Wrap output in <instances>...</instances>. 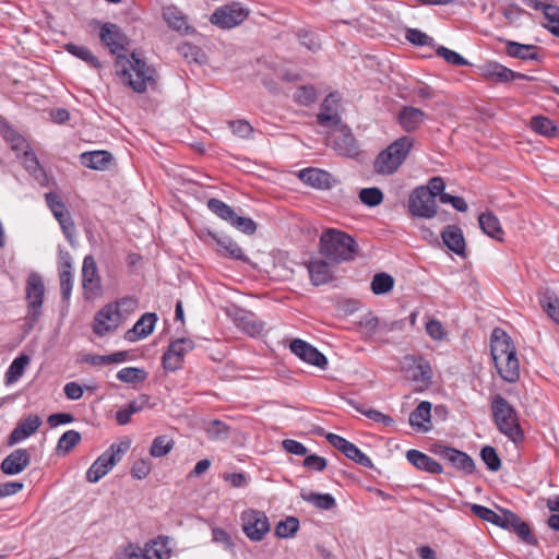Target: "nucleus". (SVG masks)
I'll return each mask as SVG.
<instances>
[{"instance_id":"obj_1","label":"nucleus","mask_w":559,"mask_h":559,"mask_svg":"<svg viewBox=\"0 0 559 559\" xmlns=\"http://www.w3.org/2000/svg\"><path fill=\"white\" fill-rule=\"evenodd\" d=\"M99 39L112 55H116L115 72L121 81L136 93L145 92L147 83L153 81L154 69L135 52L130 57L124 53L130 40L121 27L115 23H104L99 29Z\"/></svg>"},{"instance_id":"obj_2","label":"nucleus","mask_w":559,"mask_h":559,"mask_svg":"<svg viewBox=\"0 0 559 559\" xmlns=\"http://www.w3.org/2000/svg\"><path fill=\"white\" fill-rule=\"evenodd\" d=\"M490 350L500 377L510 383L520 378V362L511 337L501 328H495L490 336Z\"/></svg>"},{"instance_id":"obj_3","label":"nucleus","mask_w":559,"mask_h":559,"mask_svg":"<svg viewBox=\"0 0 559 559\" xmlns=\"http://www.w3.org/2000/svg\"><path fill=\"white\" fill-rule=\"evenodd\" d=\"M320 253L334 264L349 262L358 253L356 240L337 229H326L320 236Z\"/></svg>"},{"instance_id":"obj_4","label":"nucleus","mask_w":559,"mask_h":559,"mask_svg":"<svg viewBox=\"0 0 559 559\" xmlns=\"http://www.w3.org/2000/svg\"><path fill=\"white\" fill-rule=\"evenodd\" d=\"M490 407L497 429L515 444L522 442L524 432L515 408L501 394H495L491 397Z\"/></svg>"},{"instance_id":"obj_5","label":"nucleus","mask_w":559,"mask_h":559,"mask_svg":"<svg viewBox=\"0 0 559 559\" xmlns=\"http://www.w3.org/2000/svg\"><path fill=\"white\" fill-rule=\"evenodd\" d=\"M414 144L409 136H402L381 151L374 159L373 168L377 174L392 175L404 163Z\"/></svg>"},{"instance_id":"obj_6","label":"nucleus","mask_w":559,"mask_h":559,"mask_svg":"<svg viewBox=\"0 0 559 559\" xmlns=\"http://www.w3.org/2000/svg\"><path fill=\"white\" fill-rule=\"evenodd\" d=\"M131 442L123 440L112 443L102 455H99L86 472V480L95 484L103 478L112 467L119 463L122 456L130 449Z\"/></svg>"},{"instance_id":"obj_7","label":"nucleus","mask_w":559,"mask_h":559,"mask_svg":"<svg viewBox=\"0 0 559 559\" xmlns=\"http://www.w3.org/2000/svg\"><path fill=\"white\" fill-rule=\"evenodd\" d=\"M27 314L26 321L33 325L41 314V307L45 297V285L43 277L37 273H31L26 280Z\"/></svg>"},{"instance_id":"obj_8","label":"nucleus","mask_w":559,"mask_h":559,"mask_svg":"<svg viewBox=\"0 0 559 559\" xmlns=\"http://www.w3.org/2000/svg\"><path fill=\"white\" fill-rule=\"evenodd\" d=\"M408 212L414 217L423 218H432L437 215V203L429 189L419 186L411 192Z\"/></svg>"},{"instance_id":"obj_9","label":"nucleus","mask_w":559,"mask_h":559,"mask_svg":"<svg viewBox=\"0 0 559 559\" xmlns=\"http://www.w3.org/2000/svg\"><path fill=\"white\" fill-rule=\"evenodd\" d=\"M241 527L252 542H261L270 532L269 519L263 511L249 509L241 513Z\"/></svg>"},{"instance_id":"obj_10","label":"nucleus","mask_w":559,"mask_h":559,"mask_svg":"<svg viewBox=\"0 0 559 559\" xmlns=\"http://www.w3.org/2000/svg\"><path fill=\"white\" fill-rule=\"evenodd\" d=\"M248 10L242 8L240 3L233 2L214 11L210 17V22L223 29L233 28L241 24L248 17Z\"/></svg>"},{"instance_id":"obj_11","label":"nucleus","mask_w":559,"mask_h":559,"mask_svg":"<svg viewBox=\"0 0 559 559\" xmlns=\"http://www.w3.org/2000/svg\"><path fill=\"white\" fill-rule=\"evenodd\" d=\"M124 316L114 304L103 307L94 318L93 332L98 336H105L114 332L123 321Z\"/></svg>"},{"instance_id":"obj_12","label":"nucleus","mask_w":559,"mask_h":559,"mask_svg":"<svg viewBox=\"0 0 559 559\" xmlns=\"http://www.w3.org/2000/svg\"><path fill=\"white\" fill-rule=\"evenodd\" d=\"M500 527L514 533L525 545H538V539L533 534L528 523L523 521L520 515L509 509L503 510V521L501 522Z\"/></svg>"},{"instance_id":"obj_13","label":"nucleus","mask_w":559,"mask_h":559,"mask_svg":"<svg viewBox=\"0 0 559 559\" xmlns=\"http://www.w3.org/2000/svg\"><path fill=\"white\" fill-rule=\"evenodd\" d=\"M289 348L290 352L302 361L323 370L326 369V357L308 342L300 338H295L290 342Z\"/></svg>"},{"instance_id":"obj_14","label":"nucleus","mask_w":559,"mask_h":559,"mask_svg":"<svg viewBox=\"0 0 559 559\" xmlns=\"http://www.w3.org/2000/svg\"><path fill=\"white\" fill-rule=\"evenodd\" d=\"M298 178L305 185L318 190H330L338 183V180L329 171L313 167L299 170Z\"/></svg>"},{"instance_id":"obj_15","label":"nucleus","mask_w":559,"mask_h":559,"mask_svg":"<svg viewBox=\"0 0 559 559\" xmlns=\"http://www.w3.org/2000/svg\"><path fill=\"white\" fill-rule=\"evenodd\" d=\"M227 314L233 319L237 328L250 336L259 335L263 331V323L257 319L253 312L234 306L227 310Z\"/></svg>"},{"instance_id":"obj_16","label":"nucleus","mask_w":559,"mask_h":559,"mask_svg":"<svg viewBox=\"0 0 559 559\" xmlns=\"http://www.w3.org/2000/svg\"><path fill=\"white\" fill-rule=\"evenodd\" d=\"M334 150L343 156L354 158L359 154V146L350 128L340 123L334 136Z\"/></svg>"},{"instance_id":"obj_17","label":"nucleus","mask_w":559,"mask_h":559,"mask_svg":"<svg viewBox=\"0 0 559 559\" xmlns=\"http://www.w3.org/2000/svg\"><path fill=\"white\" fill-rule=\"evenodd\" d=\"M338 103L340 98L335 93L329 94L322 102L320 112L317 115V122L321 127H337L342 123Z\"/></svg>"},{"instance_id":"obj_18","label":"nucleus","mask_w":559,"mask_h":559,"mask_svg":"<svg viewBox=\"0 0 559 559\" xmlns=\"http://www.w3.org/2000/svg\"><path fill=\"white\" fill-rule=\"evenodd\" d=\"M204 43L182 40L177 43V51L182 59L191 67L201 68L207 63V56L202 49L201 45Z\"/></svg>"},{"instance_id":"obj_19","label":"nucleus","mask_w":559,"mask_h":559,"mask_svg":"<svg viewBox=\"0 0 559 559\" xmlns=\"http://www.w3.org/2000/svg\"><path fill=\"white\" fill-rule=\"evenodd\" d=\"M31 463V454L27 449H16L7 455L1 462L0 469L5 475H17Z\"/></svg>"},{"instance_id":"obj_20","label":"nucleus","mask_w":559,"mask_h":559,"mask_svg":"<svg viewBox=\"0 0 559 559\" xmlns=\"http://www.w3.org/2000/svg\"><path fill=\"white\" fill-rule=\"evenodd\" d=\"M157 322V314L154 312H145L134 323V325L124 333V340L131 343L147 337L154 331Z\"/></svg>"},{"instance_id":"obj_21","label":"nucleus","mask_w":559,"mask_h":559,"mask_svg":"<svg viewBox=\"0 0 559 559\" xmlns=\"http://www.w3.org/2000/svg\"><path fill=\"white\" fill-rule=\"evenodd\" d=\"M41 418L36 414L20 420L8 438V444L14 445L35 433L41 426Z\"/></svg>"},{"instance_id":"obj_22","label":"nucleus","mask_w":559,"mask_h":559,"mask_svg":"<svg viewBox=\"0 0 559 559\" xmlns=\"http://www.w3.org/2000/svg\"><path fill=\"white\" fill-rule=\"evenodd\" d=\"M444 246L460 257H466V242L462 229L457 225H448L441 231Z\"/></svg>"},{"instance_id":"obj_23","label":"nucleus","mask_w":559,"mask_h":559,"mask_svg":"<svg viewBox=\"0 0 559 559\" xmlns=\"http://www.w3.org/2000/svg\"><path fill=\"white\" fill-rule=\"evenodd\" d=\"M407 461L417 469L429 473V474H441L443 473L442 465L430 457L429 455L423 453L419 450H408L406 452Z\"/></svg>"},{"instance_id":"obj_24","label":"nucleus","mask_w":559,"mask_h":559,"mask_svg":"<svg viewBox=\"0 0 559 559\" xmlns=\"http://www.w3.org/2000/svg\"><path fill=\"white\" fill-rule=\"evenodd\" d=\"M310 281L314 286H321L333 281L330 263L322 259H312L307 263Z\"/></svg>"},{"instance_id":"obj_25","label":"nucleus","mask_w":559,"mask_h":559,"mask_svg":"<svg viewBox=\"0 0 559 559\" xmlns=\"http://www.w3.org/2000/svg\"><path fill=\"white\" fill-rule=\"evenodd\" d=\"M426 117V112L421 109L404 106L397 115V121L405 131L414 132L424 123Z\"/></svg>"},{"instance_id":"obj_26","label":"nucleus","mask_w":559,"mask_h":559,"mask_svg":"<svg viewBox=\"0 0 559 559\" xmlns=\"http://www.w3.org/2000/svg\"><path fill=\"white\" fill-rule=\"evenodd\" d=\"M82 285L85 292L92 294L100 289V278L97 265L92 255H86L82 265Z\"/></svg>"},{"instance_id":"obj_27","label":"nucleus","mask_w":559,"mask_h":559,"mask_svg":"<svg viewBox=\"0 0 559 559\" xmlns=\"http://www.w3.org/2000/svg\"><path fill=\"white\" fill-rule=\"evenodd\" d=\"M507 53L512 58L521 60H534L540 62L543 56L539 53L540 47L535 45H525L518 41L508 40L506 46Z\"/></svg>"},{"instance_id":"obj_28","label":"nucleus","mask_w":559,"mask_h":559,"mask_svg":"<svg viewBox=\"0 0 559 559\" xmlns=\"http://www.w3.org/2000/svg\"><path fill=\"white\" fill-rule=\"evenodd\" d=\"M207 235L217 243L219 247L218 253L224 257H228L234 260L247 261L242 249L228 236H218L217 234L209 230Z\"/></svg>"},{"instance_id":"obj_29","label":"nucleus","mask_w":559,"mask_h":559,"mask_svg":"<svg viewBox=\"0 0 559 559\" xmlns=\"http://www.w3.org/2000/svg\"><path fill=\"white\" fill-rule=\"evenodd\" d=\"M114 160V156L108 151H91L83 152L80 155V162L83 166L94 169V170H106L111 162Z\"/></svg>"},{"instance_id":"obj_30","label":"nucleus","mask_w":559,"mask_h":559,"mask_svg":"<svg viewBox=\"0 0 559 559\" xmlns=\"http://www.w3.org/2000/svg\"><path fill=\"white\" fill-rule=\"evenodd\" d=\"M484 79L495 83H508L514 80V71L499 62H488L480 68Z\"/></svg>"},{"instance_id":"obj_31","label":"nucleus","mask_w":559,"mask_h":559,"mask_svg":"<svg viewBox=\"0 0 559 559\" xmlns=\"http://www.w3.org/2000/svg\"><path fill=\"white\" fill-rule=\"evenodd\" d=\"M431 403L428 401L420 402L417 407L409 414V425L415 428L417 431L427 432L430 429V426L425 425L430 424L431 419Z\"/></svg>"},{"instance_id":"obj_32","label":"nucleus","mask_w":559,"mask_h":559,"mask_svg":"<svg viewBox=\"0 0 559 559\" xmlns=\"http://www.w3.org/2000/svg\"><path fill=\"white\" fill-rule=\"evenodd\" d=\"M445 461L456 471L464 475L474 474L476 465L471 455L466 452L452 448Z\"/></svg>"},{"instance_id":"obj_33","label":"nucleus","mask_w":559,"mask_h":559,"mask_svg":"<svg viewBox=\"0 0 559 559\" xmlns=\"http://www.w3.org/2000/svg\"><path fill=\"white\" fill-rule=\"evenodd\" d=\"M478 223L480 229L489 237L503 241L504 231L499 218L492 212H485L479 215Z\"/></svg>"},{"instance_id":"obj_34","label":"nucleus","mask_w":559,"mask_h":559,"mask_svg":"<svg viewBox=\"0 0 559 559\" xmlns=\"http://www.w3.org/2000/svg\"><path fill=\"white\" fill-rule=\"evenodd\" d=\"M22 158V163L24 168L32 175L40 185H44L47 181V174L43 166L40 165L36 154L32 148L26 150L24 154L20 157Z\"/></svg>"},{"instance_id":"obj_35","label":"nucleus","mask_w":559,"mask_h":559,"mask_svg":"<svg viewBox=\"0 0 559 559\" xmlns=\"http://www.w3.org/2000/svg\"><path fill=\"white\" fill-rule=\"evenodd\" d=\"M300 498L313 504L319 510H332L336 507V501L331 493H320L310 491L307 492L305 490L300 491Z\"/></svg>"},{"instance_id":"obj_36","label":"nucleus","mask_w":559,"mask_h":559,"mask_svg":"<svg viewBox=\"0 0 559 559\" xmlns=\"http://www.w3.org/2000/svg\"><path fill=\"white\" fill-rule=\"evenodd\" d=\"M415 367L412 370L411 379L415 382H423L426 385L431 382L432 370L429 361L421 356L412 358Z\"/></svg>"},{"instance_id":"obj_37","label":"nucleus","mask_w":559,"mask_h":559,"mask_svg":"<svg viewBox=\"0 0 559 559\" xmlns=\"http://www.w3.org/2000/svg\"><path fill=\"white\" fill-rule=\"evenodd\" d=\"M168 544V537L158 536L147 542L145 547L148 549V554L153 556V559H169L171 557V548Z\"/></svg>"},{"instance_id":"obj_38","label":"nucleus","mask_w":559,"mask_h":559,"mask_svg":"<svg viewBox=\"0 0 559 559\" xmlns=\"http://www.w3.org/2000/svg\"><path fill=\"white\" fill-rule=\"evenodd\" d=\"M539 304L548 317L559 325V298L551 289H546L539 297Z\"/></svg>"},{"instance_id":"obj_39","label":"nucleus","mask_w":559,"mask_h":559,"mask_svg":"<svg viewBox=\"0 0 559 559\" xmlns=\"http://www.w3.org/2000/svg\"><path fill=\"white\" fill-rule=\"evenodd\" d=\"M29 362V357L26 355H20L14 358L4 374L5 385L15 383L24 373L26 366Z\"/></svg>"},{"instance_id":"obj_40","label":"nucleus","mask_w":559,"mask_h":559,"mask_svg":"<svg viewBox=\"0 0 559 559\" xmlns=\"http://www.w3.org/2000/svg\"><path fill=\"white\" fill-rule=\"evenodd\" d=\"M81 433L76 430H68L66 431L58 440L56 447L57 455H67L69 454L80 442H81Z\"/></svg>"},{"instance_id":"obj_41","label":"nucleus","mask_w":559,"mask_h":559,"mask_svg":"<svg viewBox=\"0 0 559 559\" xmlns=\"http://www.w3.org/2000/svg\"><path fill=\"white\" fill-rule=\"evenodd\" d=\"M530 127L536 133L554 138L558 135V128L554 124V121L544 116H534L530 121Z\"/></svg>"},{"instance_id":"obj_42","label":"nucleus","mask_w":559,"mask_h":559,"mask_svg":"<svg viewBox=\"0 0 559 559\" xmlns=\"http://www.w3.org/2000/svg\"><path fill=\"white\" fill-rule=\"evenodd\" d=\"M347 403L357 412L364 414L369 419L376 423H381L384 426H392L394 424V419L391 416L385 415L377 409L366 408L362 404L358 403L353 399L347 400Z\"/></svg>"},{"instance_id":"obj_43","label":"nucleus","mask_w":559,"mask_h":559,"mask_svg":"<svg viewBox=\"0 0 559 559\" xmlns=\"http://www.w3.org/2000/svg\"><path fill=\"white\" fill-rule=\"evenodd\" d=\"M66 50L72 56L83 60L90 67L99 69L102 67L100 61L93 55L90 48L75 44H68Z\"/></svg>"},{"instance_id":"obj_44","label":"nucleus","mask_w":559,"mask_h":559,"mask_svg":"<svg viewBox=\"0 0 559 559\" xmlns=\"http://www.w3.org/2000/svg\"><path fill=\"white\" fill-rule=\"evenodd\" d=\"M499 510H500V513H497L493 510H491L487 507L480 506V504H472L471 506V511L477 518L500 527L501 522L503 521V510L504 509L500 508Z\"/></svg>"},{"instance_id":"obj_45","label":"nucleus","mask_w":559,"mask_h":559,"mask_svg":"<svg viewBox=\"0 0 559 559\" xmlns=\"http://www.w3.org/2000/svg\"><path fill=\"white\" fill-rule=\"evenodd\" d=\"M206 205L213 214L229 224L236 213L228 204L216 198L209 199Z\"/></svg>"},{"instance_id":"obj_46","label":"nucleus","mask_w":559,"mask_h":559,"mask_svg":"<svg viewBox=\"0 0 559 559\" xmlns=\"http://www.w3.org/2000/svg\"><path fill=\"white\" fill-rule=\"evenodd\" d=\"M57 222L59 223L61 230L70 245H74V235H75V224L71 217V214L68 211H63L60 213H56L53 215Z\"/></svg>"},{"instance_id":"obj_47","label":"nucleus","mask_w":559,"mask_h":559,"mask_svg":"<svg viewBox=\"0 0 559 559\" xmlns=\"http://www.w3.org/2000/svg\"><path fill=\"white\" fill-rule=\"evenodd\" d=\"M394 287V278L388 273H377L371 281V290L374 295H383Z\"/></svg>"},{"instance_id":"obj_48","label":"nucleus","mask_w":559,"mask_h":559,"mask_svg":"<svg viewBox=\"0 0 559 559\" xmlns=\"http://www.w3.org/2000/svg\"><path fill=\"white\" fill-rule=\"evenodd\" d=\"M117 559H153V556L145 546L130 543L117 554Z\"/></svg>"},{"instance_id":"obj_49","label":"nucleus","mask_w":559,"mask_h":559,"mask_svg":"<svg viewBox=\"0 0 559 559\" xmlns=\"http://www.w3.org/2000/svg\"><path fill=\"white\" fill-rule=\"evenodd\" d=\"M299 530V520L295 516H287L275 526V534L280 538L293 537Z\"/></svg>"},{"instance_id":"obj_50","label":"nucleus","mask_w":559,"mask_h":559,"mask_svg":"<svg viewBox=\"0 0 559 559\" xmlns=\"http://www.w3.org/2000/svg\"><path fill=\"white\" fill-rule=\"evenodd\" d=\"M147 372L142 368L126 367L118 371L117 379L123 383H136L146 379Z\"/></svg>"},{"instance_id":"obj_51","label":"nucleus","mask_w":559,"mask_h":559,"mask_svg":"<svg viewBox=\"0 0 559 559\" xmlns=\"http://www.w3.org/2000/svg\"><path fill=\"white\" fill-rule=\"evenodd\" d=\"M480 459L491 472H497L501 468V460L497 450L491 445H485L481 448Z\"/></svg>"},{"instance_id":"obj_52","label":"nucleus","mask_w":559,"mask_h":559,"mask_svg":"<svg viewBox=\"0 0 559 559\" xmlns=\"http://www.w3.org/2000/svg\"><path fill=\"white\" fill-rule=\"evenodd\" d=\"M174 447V441L166 436L156 437L151 445L150 454L154 457H162L169 453Z\"/></svg>"},{"instance_id":"obj_53","label":"nucleus","mask_w":559,"mask_h":559,"mask_svg":"<svg viewBox=\"0 0 559 559\" xmlns=\"http://www.w3.org/2000/svg\"><path fill=\"white\" fill-rule=\"evenodd\" d=\"M383 198H384L383 192L377 187L364 188L359 192L360 201L365 205L371 206V207L381 204L383 201Z\"/></svg>"},{"instance_id":"obj_54","label":"nucleus","mask_w":559,"mask_h":559,"mask_svg":"<svg viewBox=\"0 0 559 559\" xmlns=\"http://www.w3.org/2000/svg\"><path fill=\"white\" fill-rule=\"evenodd\" d=\"M436 53L438 57L443 58L445 60V62L456 66V67H463V66L469 64V62L463 56H461L456 51L451 50L444 46H437Z\"/></svg>"},{"instance_id":"obj_55","label":"nucleus","mask_w":559,"mask_h":559,"mask_svg":"<svg viewBox=\"0 0 559 559\" xmlns=\"http://www.w3.org/2000/svg\"><path fill=\"white\" fill-rule=\"evenodd\" d=\"M294 99L301 106H309L317 100V91L312 85H301L295 92Z\"/></svg>"},{"instance_id":"obj_56","label":"nucleus","mask_w":559,"mask_h":559,"mask_svg":"<svg viewBox=\"0 0 559 559\" xmlns=\"http://www.w3.org/2000/svg\"><path fill=\"white\" fill-rule=\"evenodd\" d=\"M405 38L415 46H436L432 37L428 36L426 33L417 28H407L405 33Z\"/></svg>"},{"instance_id":"obj_57","label":"nucleus","mask_w":559,"mask_h":559,"mask_svg":"<svg viewBox=\"0 0 559 559\" xmlns=\"http://www.w3.org/2000/svg\"><path fill=\"white\" fill-rule=\"evenodd\" d=\"M347 459L354 461L355 463L367 467L372 468L373 463L369 456L362 453L354 443H350L347 450L343 453Z\"/></svg>"},{"instance_id":"obj_58","label":"nucleus","mask_w":559,"mask_h":559,"mask_svg":"<svg viewBox=\"0 0 559 559\" xmlns=\"http://www.w3.org/2000/svg\"><path fill=\"white\" fill-rule=\"evenodd\" d=\"M230 225L246 235H253L257 231V224L250 217L239 216L235 213Z\"/></svg>"},{"instance_id":"obj_59","label":"nucleus","mask_w":559,"mask_h":559,"mask_svg":"<svg viewBox=\"0 0 559 559\" xmlns=\"http://www.w3.org/2000/svg\"><path fill=\"white\" fill-rule=\"evenodd\" d=\"M545 17L549 22L548 31L559 37V7L555 4L545 8Z\"/></svg>"},{"instance_id":"obj_60","label":"nucleus","mask_w":559,"mask_h":559,"mask_svg":"<svg viewBox=\"0 0 559 559\" xmlns=\"http://www.w3.org/2000/svg\"><path fill=\"white\" fill-rule=\"evenodd\" d=\"M298 38L300 44L305 46L310 51H318L321 48V43L318 35L310 31H299Z\"/></svg>"},{"instance_id":"obj_61","label":"nucleus","mask_w":559,"mask_h":559,"mask_svg":"<svg viewBox=\"0 0 559 559\" xmlns=\"http://www.w3.org/2000/svg\"><path fill=\"white\" fill-rule=\"evenodd\" d=\"M177 33L181 35H191L198 43H205V37L198 33L197 29L190 26L186 16L177 14Z\"/></svg>"},{"instance_id":"obj_62","label":"nucleus","mask_w":559,"mask_h":559,"mask_svg":"<svg viewBox=\"0 0 559 559\" xmlns=\"http://www.w3.org/2000/svg\"><path fill=\"white\" fill-rule=\"evenodd\" d=\"M206 432L213 439L227 438L229 427L225 423L218 419H214L209 423L206 427Z\"/></svg>"},{"instance_id":"obj_63","label":"nucleus","mask_w":559,"mask_h":559,"mask_svg":"<svg viewBox=\"0 0 559 559\" xmlns=\"http://www.w3.org/2000/svg\"><path fill=\"white\" fill-rule=\"evenodd\" d=\"M59 278H60L61 298L63 300L68 301L71 297V292H72V287H73V274H72V272H68V271H60Z\"/></svg>"},{"instance_id":"obj_64","label":"nucleus","mask_w":559,"mask_h":559,"mask_svg":"<svg viewBox=\"0 0 559 559\" xmlns=\"http://www.w3.org/2000/svg\"><path fill=\"white\" fill-rule=\"evenodd\" d=\"M151 472V462L146 459L136 460L131 468V475L136 479H144Z\"/></svg>"}]
</instances>
